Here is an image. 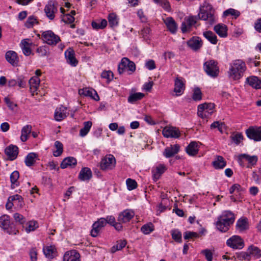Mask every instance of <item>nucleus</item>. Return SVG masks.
<instances>
[{
    "mask_svg": "<svg viewBox=\"0 0 261 261\" xmlns=\"http://www.w3.org/2000/svg\"><path fill=\"white\" fill-rule=\"evenodd\" d=\"M245 63L242 60H235L230 64L228 74L233 80H239L242 78L246 70Z\"/></svg>",
    "mask_w": 261,
    "mask_h": 261,
    "instance_id": "nucleus-1",
    "label": "nucleus"
},
{
    "mask_svg": "<svg viewBox=\"0 0 261 261\" xmlns=\"http://www.w3.org/2000/svg\"><path fill=\"white\" fill-rule=\"evenodd\" d=\"M198 17L199 19L205 21L208 27L212 25L217 20L215 10L211 5L208 4L204 5L203 8L200 9Z\"/></svg>",
    "mask_w": 261,
    "mask_h": 261,
    "instance_id": "nucleus-2",
    "label": "nucleus"
},
{
    "mask_svg": "<svg viewBox=\"0 0 261 261\" xmlns=\"http://www.w3.org/2000/svg\"><path fill=\"white\" fill-rule=\"evenodd\" d=\"M203 69L206 74L212 77H216L219 73L218 62L214 60L205 62L203 64Z\"/></svg>",
    "mask_w": 261,
    "mask_h": 261,
    "instance_id": "nucleus-3",
    "label": "nucleus"
},
{
    "mask_svg": "<svg viewBox=\"0 0 261 261\" xmlns=\"http://www.w3.org/2000/svg\"><path fill=\"white\" fill-rule=\"evenodd\" d=\"M41 39L48 45L55 46L61 41L60 37L51 30L41 31Z\"/></svg>",
    "mask_w": 261,
    "mask_h": 261,
    "instance_id": "nucleus-4",
    "label": "nucleus"
},
{
    "mask_svg": "<svg viewBox=\"0 0 261 261\" xmlns=\"http://www.w3.org/2000/svg\"><path fill=\"white\" fill-rule=\"evenodd\" d=\"M215 108V104L213 103H204L198 106L197 114L202 118H207L211 116Z\"/></svg>",
    "mask_w": 261,
    "mask_h": 261,
    "instance_id": "nucleus-5",
    "label": "nucleus"
},
{
    "mask_svg": "<svg viewBox=\"0 0 261 261\" xmlns=\"http://www.w3.org/2000/svg\"><path fill=\"white\" fill-rule=\"evenodd\" d=\"M198 19V16H189L186 17L181 26L182 32L185 33L190 32L192 27L196 28V23Z\"/></svg>",
    "mask_w": 261,
    "mask_h": 261,
    "instance_id": "nucleus-6",
    "label": "nucleus"
},
{
    "mask_svg": "<svg viewBox=\"0 0 261 261\" xmlns=\"http://www.w3.org/2000/svg\"><path fill=\"white\" fill-rule=\"evenodd\" d=\"M227 246L233 249H242L245 246L243 239L239 236L234 235L229 238L226 243Z\"/></svg>",
    "mask_w": 261,
    "mask_h": 261,
    "instance_id": "nucleus-7",
    "label": "nucleus"
},
{
    "mask_svg": "<svg viewBox=\"0 0 261 261\" xmlns=\"http://www.w3.org/2000/svg\"><path fill=\"white\" fill-rule=\"evenodd\" d=\"M115 165L116 160L114 156L112 154H109L101 159L100 167L102 170H109L113 169Z\"/></svg>",
    "mask_w": 261,
    "mask_h": 261,
    "instance_id": "nucleus-8",
    "label": "nucleus"
},
{
    "mask_svg": "<svg viewBox=\"0 0 261 261\" xmlns=\"http://www.w3.org/2000/svg\"><path fill=\"white\" fill-rule=\"evenodd\" d=\"M248 138L254 141H261V126H250L245 131Z\"/></svg>",
    "mask_w": 261,
    "mask_h": 261,
    "instance_id": "nucleus-9",
    "label": "nucleus"
},
{
    "mask_svg": "<svg viewBox=\"0 0 261 261\" xmlns=\"http://www.w3.org/2000/svg\"><path fill=\"white\" fill-rule=\"evenodd\" d=\"M245 160L249 164L247 166L248 168H251L252 166H254L258 161V157L257 155H250L247 154H241L238 156V161L239 164L241 166H243V160Z\"/></svg>",
    "mask_w": 261,
    "mask_h": 261,
    "instance_id": "nucleus-10",
    "label": "nucleus"
},
{
    "mask_svg": "<svg viewBox=\"0 0 261 261\" xmlns=\"http://www.w3.org/2000/svg\"><path fill=\"white\" fill-rule=\"evenodd\" d=\"M185 89V80L181 77H177L174 81V92L177 96L182 94Z\"/></svg>",
    "mask_w": 261,
    "mask_h": 261,
    "instance_id": "nucleus-11",
    "label": "nucleus"
},
{
    "mask_svg": "<svg viewBox=\"0 0 261 261\" xmlns=\"http://www.w3.org/2000/svg\"><path fill=\"white\" fill-rule=\"evenodd\" d=\"M163 135L167 138H177L180 135V132L178 128L172 126H166L162 131Z\"/></svg>",
    "mask_w": 261,
    "mask_h": 261,
    "instance_id": "nucleus-12",
    "label": "nucleus"
},
{
    "mask_svg": "<svg viewBox=\"0 0 261 261\" xmlns=\"http://www.w3.org/2000/svg\"><path fill=\"white\" fill-rule=\"evenodd\" d=\"M44 12L49 20H53L58 12V8L53 2H49L44 8Z\"/></svg>",
    "mask_w": 261,
    "mask_h": 261,
    "instance_id": "nucleus-13",
    "label": "nucleus"
},
{
    "mask_svg": "<svg viewBox=\"0 0 261 261\" xmlns=\"http://www.w3.org/2000/svg\"><path fill=\"white\" fill-rule=\"evenodd\" d=\"M43 252L45 257L49 259H51L58 255L57 248L54 245L44 246Z\"/></svg>",
    "mask_w": 261,
    "mask_h": 261,
    "instance_id": "nucleus-14",
    "label": "nucleus"
},
{
    "mask_svg": "<svg viewBox=\"0 0 261 261\" xmlns=\"http://www.w3.org/2000/svg\"><path fill=\"white\" fill-rule=\"evenodd\" d=\"M67 63L73 67H75L78 64V61L75 57V53L71 48H69L64 53Z\"/></svg>",
    "mask_w": 261,
    "mask_h": 261,
    "instance_id": "nucleus-15",
    "label": "nucleus"
},
{
    "mask_svg": "<svg viewBox=\"0 0 261 261\" xmlns=\"http://www.w3.org/2000/svg\"><path fill=\"white\" fill-rule=\"evenodd\" d=\"M80 254L75 250L66 251L63 257L62 261H81Z\"/></svg>",
    "mask_w": 261,
    "mask_h": 261,
    "instance_id": "nucleus-16",
    "label": "nucleus"
},
{
    "mask_svg": "<svg viewBox=\"0 0 261 261\" xmlns=\"http://www.w3.org/2000/svg\"><path fill=\"white\" fill-rule=\"evenodd\" d=\"M5 153L11 161H13L18 155V148L16 145H10L5 148Z\"/></svg>",
    "mask_w": 261,
    "mask_h": 261,
    "instance_id": "nucleus-17",
    "label": "nucleus"
},
{
    "mask_svg": "<svg viewBox=\"0 0 261 261\" xmlns=\"http://www.w3.org/2000/svg\"><path fill=\"white\" fill-rule=\"evenodd\" d=\"M134 212L130 210H126L121 212L118 216V221L122 223L129 222L134 216Z\"/></svg>",
    "mask_w": 261,
    "mask_h": 261,
    "instance_id": "nucleus-18",
    "label": "nucleus"
},
{
    "mask_svg": "<svg viewBox=\"0 0 261 261\" xmlns=\"http://www.w3.org/2000/svg\"><path fill=\"white\" fill-rule=\"evenodd\" d=\"M67 109L66 107L61 106L60 107L57 108L55 112L54 117L56 121H60L67 116Z\"/></svg>",
    "mask_w": 261,
    "mask_h": 261,
    "instance_id": "nucleus-19",
    "label": "nucleus"
},
{
    "mask_svg": "<svg viewBox=\"0 0 261 261\" xmlns=\"http://www.w3.org/2000/svg\"><path fill=\"white\" fill-rule=\"evenodd\" d=\"M179 149L180 146L177 144L171 145L165 149L163 154L167 158H171L177 154L179 152Z\"/></svg>",
    "mask_w": 261,
    "mask_h": 261,
    "instance_id": "nucleus-20",
    "label": "nucleus"
},
{
    "mask_svg": "<svg viewBox=\"0 0 261 261\" xmlns=\"http://www.w3.org/2000/svg\"><path fill=\"white\" fill-rule=\"evenodd\" d=\"M187 44L193 50H197L202 45V41L199 37H193L187 41Z\"/></svg>",
    "mask_w": 261,
    "mask_h": 261,
    "instance_id": "nucleus-21",
    "label": "nucleus"
},
{
    "mask_svg": "<svg viewBox=\"0 0 261 261\" xmlns=\"http://www.w3.org/2000/svg\"><path fill=\"white\" fill-rule=\"evenodd\" d=\"M40 80L37 76H33L29 80L30 90L32 95H34L40 85Z\"/></svg>",
    "mask_w": 261,
    "mask_h": 261,
    "instance_id": "nucleus-22",
    "label": "nucleus"
},
{
    "mask_svg": "<svg viewBox=\"0 0 261 261\" xmlns=\"http://www.w3.org/2000/svg\"><path fill=\"white\" fill-rule=\"evenodd\" d=\"M218 219L223 222H227L229 224L231 225L234 221L235 217L234 214L231 212L229 211H226L223 212Z\"/></svg>",
    "mask_w": 261,
    "mask_h": 261,
    "instance_id": "nucleus-23",
    "label": "nucleus"
},
{
    "mask_svg": "<svg viewBox=\"0 0 261 261\" xmlns=\"http://www.w3.org/2000/svg\"><path fill=\"white\" fill-rule=\"evenodd\" d=\"M6 60L13 66H16L18 63V58L17 54L12 50L7 51L5 55Z\"/></svg>",
    "mask_w": 261,
    "mask_h": 261,
    "instance_id": "nucleus-24",
    "label": "nucleus"
},
{
    "mask_svg": "<svg viewBox=\"0 0 261 261\" xmlns=\"http://www.w3.org/2000/svg\"><path fill=\"white\" fill-rule=\"evenodd\" d=\"M246 82L254 89H261V80L257 76H250L248 77L246 80Z\"/></svg>",
    "mask_w": 261,
    "mask_h": 261,
    "instance_id": "nucleus-25",
    "label": "nucleus"
},
{
    "mask_svg": "<svg viewBox=\"0 0 261 261\" xmlns=\"http://www.w3.org/2000/svg\"><path fill=\"white\" fill-rule=\"evenodd\" d=\"M236 229L239 232H243L249 228V223L247 218L242 217L236 223Z\"/></svg>",
    "mask_w": 261,
    "mask_h": 261,
    "instance_id": "nucleus-26",
    "label": "nucleus"
},
{
    "mask_svg": "<svg viewBox=\"0 0 261 261\" xmlns=\"http://www.w3.org/2000/svg\"><path fill=\"white\" fill-rule=\"evenodd\" d=\"M164 22L165 23L168 30L172 34L176 33L177 29V25L171 17H168L164 19Z\"/></svg>",
    "mask_w": 261,
    "mask_h": 261,
    "instance_id": "nucleus-27",
    "label": "nucleus"
},
{
    "mask_svg": "<svg viewBox=\"0 0 261 261\" xmlns=\"http://www.w3.org/2000/svg\"><path fill=\"white\" fill-rule=\"evenodd\" d=\"M186 152L190 156L196 155L199 151L198 143L195 141H192L187 146L186 148Z\"/></svg>",
    "mask_w": 261,
    "mask_h": 261,
    "instance_id": "nucleus-28",
    "label": "nucleus"
},
{
    "mask_svg": "<svg viewBox=\"0 0 261 261\" xmlns=\"http://www.w3.org/2000/svg\"><path fill=\"white\" fill-rule=\"evenodd\" d=\"M92 171L88 167L82 168L79 175V178L82 181L89 180L92 177Z\"/></svg>",
    "mask_w": 261,
    "mask_h": 261,
    "instance_id": "nucleus-29",
    "label": "nucleus"
},
{
    "mask_svg": "<svg viewBox=\"0 0 261 261\" xmlns=\"http://www.w3.org/2000/svg\"><path fill=\"white\" fill-rule=\"evenodd\" d=\"M214 31L221 37H226L227 36V28L224 24L219 23L215 26Z\"/></svg>",
    "mask_w": 261,
    "mask_h": 261,
    "instance_id": "nucleus-30",
    "label": "nucleus"
},
{
    "mask_svg": "<svg viewBox=\"0 0 261 261\" xmlns=\"http://www.w3.org/2000/svg\"><path fill=\"white\" fill-rule=\"evenodd\" d=\"M79 93L80 95H84L86 96L91 97L96 100H98L99 99L98 94L96 91L93 89H89L88 88L80 89Z\"/></svg>",
    "mask_w": 261,
    "mask_h": 261,
    "instance_id": "nucleus-31",
    "label": "nucleus"
},
{
    "mask_svg": "<svg viewBox=\"0 0 261 261\" xmlns=\"http://www.w3.org/2000/svg\"><path fill=\"white\" fill-rule=\"evenodd\" d=\"M212 164L216 169H223L226 166V162L223 157L218 155L216 156L215 160L213 162Z\"/></svg>",
    "mask_w": 261,
    "mask_h": 261,
    "instance_id": "nucleus-32",
    "label": "nucleus"
},
{
    "mask_svg": "<svg viewBox=\"0 0 261 261\" xmlns=\"http://www.w3.org/2000/svg\"><path fill=\"white\" fill-rule=\"evenodd\" d=\"M77 163L75 158L71 156L67 157L64 159L61 163L60 167L62 169H65L69 166H75Z\"/></svg>",
    "mask_w": 261,
    "mask_h": 261,
    "instance_id": "nucleus-33",
    "label": "nucleus"
},
{
    "mask_svg": "<svg viewBox=\"0 0 261 261\" xmlns=\"http://www.w3.org/2000/svg\"><path fill=\"white\" fill-rule=\"evenodd\" d=\"M29 39H25L22 40L20 43V46L22 52L25 56H29L31 53V49L30 48V44L29 43Z\"/></svg>",
    "mask_w": 261,
    "mask_h": 261,
    "instance_id": "nucleus-34",
    "label": "nucleus"
},
{
    "mask_svg": "<svg viewBox=\"0 0 261 261\" xmlns=\"http://www.w3.org/2000/svg\"><path fill=\"white\" fill-rule=\"evenodd\" d=\"M216 226L217 228L221 232H225L227 231L230 226L228 222L225 221H222L220 219L217 220L216 223Z\"/></svg>",
    "mask_w": 261,
    "mask_h": 261,
    "instance_id": "nucleus-35",
    "label": "nucleus"
},
{
    "mask_svg": "<svg viewBox=\"0 0 261 261\" xmlns=\"http://www.w3.org/2000/svg\"><path fill=\"white\" fill-rule=\"evenodd\" d=\"M10 181L11 183V187L15 188L19 185L18 179L19 178V173L18 171H13L10 175Z\"/></svg>",
    "mask_w": 261,
    "mask_h": 261,
    "instance_id": "nucleus-36",
    "label": "nucleus"
},
{
    "mask_svg": "<svg viewBox=\"0 0 261 261\" xmlns=\"http://www.w3.org/2000/svg\"><path fill=\"white\" fill-rule=\"evenodd\" d=\"M38 157L36 153L31 152L29 153L25 158L24 162L27 166L31 167L33 166L36 162V159Z\"/></svg>",
    "mask_w": 261,
    "mask_h": 261,
    "instance_id": "nucleus-37",
    "label": "nucleus"
},
{
    "mask_svg": "<svg viewBox=\"0 0 261 261\" xmlns=\"http://www.w3.org/2000/svg\"><path fill=\"white\" fill-rule=\"evenodd\" d=\"M32 126L31 125H27L22 127L21 129V135L20 139L22 142H25L28 138V135L31 133Z\"/></svg>",
    "mask_w": 261,
    "mask_h": 261,
    "instance_id": "nucleus-38",
    "label": "nucleus"
},
{
    "mask_svg": "<svg viewBox=\"0 0 261 261\" xmlns=\"http://www.w3.org/2000/svg\"><path fill=\"white\" fill-rule=\"evenodd\" d=\"M107 21L106 19H102L92 21L91 25L95 30L103 29L107 27Z\"/></svg>",
    "mask_w": 261,
    "mask_h": 261,
    "instance_id": "nucleus-39",
    "label": "nucleus"
},
{
    "mask_svg": "<svg viewBox=\"0 0 261 261\" xmlns=\"http://www.w3.org/2000/svg\"><path fill=\"white\" fill-rule=\"evenodd\" d=\"M203 36L208 40L211 43L216 44L217 38L216 35L212 31H207L203 32Z\"/></svg>",
    "mask_w": 261,
    "mask_h": 261,
    "instance_id": "nucleus-40",
    "label": "nucleus"
},
{
    "mask_svg": "<svg viewBox=\"0 0 261 261\" xmlns=\"http://www.w3.org/2000/svg\"><path fill=\"white\" fill-rule=\"evenodd\" d=\"M154 3L162 7L167 12L171 10V6L168 0H152Z\"/></svg>",
    "mask_w": 261,
    "mask_h": 261,
    "instance_id": "nucleus-41",
    "label": "nucleus"
},
{
    "mask_svg": "<svg viewBox=\"0 0 261 261\" xmlns=\"http://www.w3.org/2000/svg\"><path fill=\"white\" fill-rule=\"evenodd\" d=\"M165 171V167L163 165H160L156 166L155 168L152 171L154 178L156 179H159L161 175L163 174Z\"/></svg>",
    "mask_w": 261,
    "mask_h": 261,
    "instance_id": "nucleus-42",
    "label": "nucleus"
},
{
    "mask_svg": "<svg viewBox=\"0 0 261 261\" xmlns=\"http://www.w3.org/2000/svg\"><path fill=\"white\" fill-rule=\"evenodd\" d=\"M92 123L91 121H88L84 122V127L81 128L80 131V136L81 137H84L87 135L89 133Z\"/></svg>",
    "mask_w": 261,
    "mask_h": 261,
    "instance_id": "nucleus-43",
    "label": "nucleus"
},
{
    "mask_svg": "<svg viewBox=\"0 0 261 261\" xmlns=\"http://www.w3.org/2000/svg\"><path fill=\"white\" fill-rule=\"evenodd\" d=\"M54 146L56 150L53 151L54 156L56 157L60 156L62 154L63 151V145L62 143L59 141H56L55 142Z\"/></svg>",
    "mask_w": 261,
    "mask_h": 261,
    "instance_id": "nucleus-44",
    "label": "nucleus"
},
{
    "mask_svg": "<svg viewBox=\"0 0 261 261\" xmlns=\"http://www.w3.org/2000/svg\"><path fill=\"white\" fill-rule=\"evenodd\" d=\"M38 227V224L36 221H30L26 223L25 230L27 233L35 230Z\"/></svg>",
    "mask_w": 261,
    "mask_h": 261,
    "instance_id": "nucleus-45",
    "label": "nucleus"
},
{
    "mask_svg": "<svg viewBox=\"0 0 261 261\" xmlns=\"http://www.w3.org/2000/svg\"><path fill=\"white\" fill-rule=\"evenodd\" d=\"M22 200V197L18 194H16L9 197V201H13L15 205H17L20 207H21L23 205V201Z\"/></svg>",
    "mask_w": 261,
    "mask_h": 261,
    "instance_id": "nucleus-46",
    "label": "nucleus"
},
{
    "mask_svg": "<svg viewBox=\"0 0 261 261\" xmlns=\"http://www.w3.org/2000/svg\"><path fill=\"white\" fill-rule=\"evenodd\" d=\"M10 217L7 215H3L0 217V227L4 230L10 225Z\"/></svg>",
    "mask_w": 261,
    "mask_h": 261,
    "instance_id": "nucleus-47",
    "label": "nucleus"
},
{
    "mask_svg": "<svg viewBox=\"0 0 261 261\" xmlns=\"http://www.w3.org/2000/svg\"><path fill=\"white\" fill-rule=\"evenodd\" d=\"M144 96L142 93L138 92L130 94L128 97V101L129 103H133L136 101L141 100Z\"/></svg>",
    "mask_w": 261,
    "mask_h": 261,
    "instance_id": "nucleus-48",
    "label": "nucleus"
},
{
    "mask_svg": "<svg viewBox=\"0 0 261 261\" xmlns=\"http://www.w3.org/2000/svg\"><path fill=\"white\" fill-rule=\"evenodd\" d=\"M38 24L37 17L34 16H29L25 22V26L28 28H32L34 25Z\"/></svg>",
    "mask_w": 261,
    "mask_h": 261,
    "instance_id": "nucleus-49",
    "label": "nucleus"
},
{
    "mask_svg": "<svg viewBox=\"0 0 261 261\" xmlns=\"http://www.w3.org/2000/svg\"><path fill=\"white\" fill-rule=\"evenodd\" d=\"M127 58H123L121 59V62L118 65V71L119 74H122L123 72L127 71Z\"/></svg>",
    "mask_w": 261,
    "mask_h": 261,
    "instance_id": "nucleus-50",
    "label": "nucleus"
},
{
    "mask_svg": "<svg viewBox=\"0 0 261 261\" xmlns=\"http://www.w3.org/2000/svg\"><path fill=\"white\" fill-rule=\"evenodd\" d=\"M141 231L145 234H148L154 230V226L151 223L143 225L141 228Z\"/></svg>",
    "mask_w": 261,
    "mask_h": 261,
    "instance_id": "nucleus-51",
    "label": "nucleus"
},
{
    "mask_svg": "<svg viewBox=\"0 0 261 261\" xmlns=\"http://www.w3.org/2000/svg\"><path fill=\"white\" fill-rule=\"evenodd\" d=\"M248 251L250 254H251L256 258H259L261 256L260 250L256 246H250L248 248Z\"/></svg>",
    "mask_w": 261,
    "mask_h": 261,
    "instance_id": "nucleus-52",
    "label": "nucleus"
},
{
    "mask_svg": "<svg viewBox=\"0 0 261 261\" xmlns=\"http://www.w3.org/2000/svg\"><path fill=\"white\" fill-rule=\"evenodd\" d=\"M171 234L172 239L178 243H181L182 242L181 239V233L178 229H173L171 231Z\"/></svg>",
    "mask_w": 261,
    "mask_h": 261,
    "instance_id": "nucleus-53",
    "label": "nucleus"
},
{
    "mask_svg": "<svg viewBox=\"0 0 261 261\" xmlns=\"http://www.w3.org/2000/svg\"><path fill=\"white\" fill-rule=\"evenodd\" d=\"M230 137L231 140L237 145L243 140V136L240 133H233Z\"/></svg>",
    "mask_w": 261,
    "mask_h": 261,
    "instance_id": "nucleus-54",
    "label": "nucleus"
},
{
    "mask_svg": "<svg viewBox=\"0 0 261 261\" xmlns=\"http://www.w3.org/2000/svg\"><path fill=\"white\" fill-rule=\"evenodd\" d=\"M126 244V242L125 240H120L118 241L117 244L113 246L111 248L112 252L114 253L116 251L121 250L125 246Z\"/></svg>",
    "mask_w": 261,
    "mask_h": 261,
    "instance_id": "nucleus-55",
    "label": "nucleus"
},
{
    "mask_svg": "<svg viewBox=\"0 0 261 261\" xmlns=\"http://www.w3.org/2000/svg\"><path fill=\"white\" fill-rule=\"evenodd\" d=\"M103 227L94 222L92 225V229L91 230V235L93 237H96L99 234L100 231Z\"/></svg>",
    "mask_w": 261,
    "mask_h": 261,
    "instance_id": "nucleus-56",
    "label": "nucleus"
},
{
    "mask_svg": "<svg viewBox=\"0 0 261 261\" xmlns=\"http://www.w3.org/2000/svg\"><path fill=\"white\" fill-rule=\"evenodd\" d=\"M103 227L94 222L92 225V229L91 230V235L93 237H96L99 234L100 231Z\"/></svg>",
    "mask_w": 261,
    "mask_h": 261,
    "instance_id": "nucleus-57",
    "label": "nucleus"
},
{
    "mask_svg": "<svg viewBox=\"0 0 261 261\" xmlns=\"http://www.w3.org/2000/svg\"><path fill=\"white\" fill-rule=\"evenodd\" d=\"M103 227L94 222L92 225V229L91 230V235L93 237H96L99 234L100 231Z\"/></svg>",
    "mask_w": 261,
    "mask_h": 261,
    "instance_id": "nucleus-58",
    "label": "nucleus"
},
{
    "mask_svg": "<svg viewBox=\"0 0 261 261\" xmlns=\"http://www.w3.org/2000/svg\"><path fill=\"white\" fill-rule=\"evenodd\" d=\"M108 20L109 25L111 27H115L118 23V19L116 15L114 13H111L109 15Z\"/></svg>",
    "mask_w": 261,
    "mask_h": 261,
    "instance_id": "nucleus-59",
    "label": "nucleus"
},
{
    "mask_svg": "<svg viewBox=\"0 0 261 261\" xmlns=\"http://www.w3.org/2000/svg\"><path fill=\"white\" fill-rule=\"evenodd\" d=\"M240 13L238 11L232 8L228 9L223 12V16L224 17H227L229 15H231L233 16L235 18L238 17L240 15Z\"/></svg>",
    "mask_w": 261,
    "mask_h": 261,
    "instance_id": "nucleus-60",
    "label": "nucleus"
},
{
    "mask_svg": "<svg viewBox=\"0 0 261 261\" xmlns=\"http://www.w3.org/2000/svg\"><path fill=\"white\" fill-rule=\"evenodd\" d=\"M13 218L16 223L21 225H23L26 221L25 217H24L21 214L18 213H16L13 214Z\"/></svg>",
    "mask_w": 261,
    "mask_h": 261,
    "instance_id": "nucleus-61",
    "label": "nucleus"
},
{
    "mask_svg": "<svg viewBox=\"0 0 261 261\" xmlns=\"http://www.w3.org/2000/svg\"><path fill=\"white\" fill-rule=\"evenodd\" d=\"M192 99L194 101H199L202 99V93L199 88L197 87L194 88L192 95Z\"/></svg>",
    "mask_w": 261,
    "mask_h": 261,
    "instance_id": "nucleus-62",
    "label": "nucleus"
},
{
    "mask_svg": "<svg viewBox=\"0 0 261 261\" xmlns=\"http://www.w3.org/2000/svg\"><path fill=\"white\" fill-rule=\"evenodd\" d=\"M126 184L127 185V189L129 190H133L136 189L137 187V182L132 179L128 178L126 180Z\"/></svg>",
    "mask_w": 261,
    "mask_h": 261,
    "instance_id": "nucleus-63",
    "label": "nucleus"
},
{
    "mask_svg": "<svg viewBox=\"0 0 261 261\" xmlns=\"http://www.w3.org/2000/svg\"><path fill=\"white\" fill-rule=\"evenodd\" d=\"M113 73L111 71H104L101 74V77L107 79L108 82H110L113 79Z\"/></svg>",
    "mask_w": 261,
    "mask_h": 261,
    "instance_id": "nucleus-64",
    "label": "nucleus"
}]
</instances>
